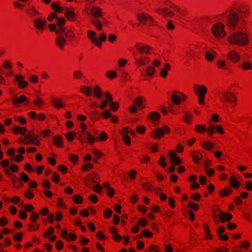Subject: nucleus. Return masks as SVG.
<instances>
[{
    "label": "nucleus",
    "instance_id": "nucleus-59",
    "mask_svg": "<svg viewBox=\"0 0 252 252\" xmlns=\"http://www.w3.org/2000/svg\"><path fill=\"white\" fill-rule=\"evenodd\" d=\"M23 235L22 232L16 233L13 235V238L15 241L20 242L22 240Z\"/></svg>",
    "mask_w": 252,
    "mask_h": 252
},
{
    "label": "nucleus",
    "instance_id": "nucleus-31",
    "mask_svg": "<svg viewBox=\"0 0 252 252\" xmlns=\"http://www.w3.org/2000/svg\"><path fill=\"white\" fill-rule=\"evenodd\" d=\"M94 97L96 98H100L102 96V91L98 86H95L92 89Z\"/></svg>",
    "mask_w": 252,
    "mask_h": 252
},
{
    "label": "nucleus",
    "instance_id": "nucleus-13",
    "mask_svg": "<svg viewBox=\"0 0 252 252\" xmlns=\"http://www.w3.org/2000/svg\"><path fill=\"white\" fill-rule=\"evenodd\" d=\"M33 24L35 29L40 32H43L47 28V21L45 18H37L33 21Z\"/></svg>",
    "mask_w": 252,
    "mask_h": 252
},
{
    "label": "nucleus",
    "instance_id": "nucleus-62",
    "mask_svg": "<svg viewBox=\"0 0 252 252\" xmlns=\"http://www.w3.org/2000/svg\"><path fill=\"white\" fill-rule=\"evenodd\" d=\"M101 115L103 118L107 119L112 116V113L108 109H105L102 112Z\"/></svg>",
    "mask_w": 252,
    "mask_h": 252
},
{
    "label": "nucleus",
    "instance_id": "nucleus-22",
    "mask_svg": "<svg viewBox=\"0 0 252 252\" xmlns=\"http://www.w3.org/2000/svg\"><path fill=\"white\" fill-rule=\"evenodd\" d=\"M5 173L10 176V178L13 183L14 186L16 189H20L22 187L21 182L20 180L14 175H9V171L7 170H4Z\"/></svg>",
    "mask_w": 252,
    "mask_h": 252
},
{
    "label": "nucleus",
    "instance_id": "nucleus-3",
    "mask_svg": "<svg viewBox=\"0 0 252 252\" xmlns=\"http://www.w3.org/2000/svg\"><path fill=\"white\" fill-rule=\"evenodd\" d=\"M85 12L88 14H91L95 19L92 20V23L99 31L102 30V25L107 24L108 21L104 18H101L103 16L102 9L96 6L91 7H87L85 9Z\"/></svg>",
    "mask_w": 252,
    "mask_h": 252
},
{
    "label": "nucleus",
    "instance_id": "nucleus-61",
    "mask_svg": "<svg viewBox=\"0 0 252 252\" xmlns=\"http://www.w3.org/2000/svg\"><path fill=\"white\" fill-rule=\"evenodd\" d=\"M39 218V215L36 212H32L30 215V220L32 222H36Z\"/></svg>",
    "mask_w": 252,
    "mask_h": 252
},
{
    "label": "nucleus",
    "instance_id": "nucleus-37",
    "mask_svg": "<svg viewBox=\"0 0 252 252\" xmlns=\"http://www.w3.org/2000/svg\"><path fill=\"white\" fill-rule=\"evenodd\" d=\"M142 189L147 192H151L154 189V186L150 183H143L141 185Z\"/></svg>",
    "mask_w": 252,
    "mask_h": 252
},
{
    "label": "nucleus",
    "instance_id": "nucleus-26",
    "mask_svg": "<svg viewBox=\"0 0 252 252\" xmlns=\"http://www.w3.org/2000/svg\"><path fill=\"white\" fill-rule=\"evenodd\" d=\"M52 104L54 107L57 109L63 108L65 106V104L63 100L56 97H54L52 99Z\"/></svg>",
    "mask_w": 252,
    "mask_h": 252
},
{
    "label": "nucleus",
    "instance_id": "nucleus-63",
    "mask_svg": "<svg viewBox=\"0 0 252 252\" xmlns=\"http://www.w3.org/2000/svg\"><path fill=\"white\" fill-rule=\"evenodd\" d=\"M112 215V211L110 208L106 209L103 212V216L106 219H109Z\"/></svg>",
    "mask_w": 252,
    "mask_h": 252
},
{
    "label": "nucleus",
    "instance_id": "nucleus-45",
    "mask_svg": "<svg viewBox=\"0 0 252 252\" xmlns=\"http://www.w3.org/2000/svg\"><path fill=\"white\" fill-rule=\"evenodd\" d=\"M88 177L93 183H96L99 180L98 175L95 172L90 174Z\"/></svg>",
    "mask_w": 252,
    "mask_h": 252
},
{
    "label": "nucleus",
    "instance_id": "nucleus-15",
    "mask_svg": "<svg viewBox=\"0 0 252 252\" xmlns=\"http://www.w3.org/2000/svg\"><path fill=\"white\" fill-rule=\"evenodd\" d=\"M239 19L238 13L236 11H231L228 15L227 20L230 27L235 28L239 21Z\"/></svg>",
    "mask_w": 252,
    "mask_h": 252
},
{
    "label": "nucleus",
    "instance_id": "nucleus-20",
    "mask_svg": "<svg viewBox=\"0 0 252 252\" xmlns=\"http://www.w3.org/2000/svg\"><path fill=\"white\" fill-rule=\"evenodd\" d=\"M168 155L170 157V162L171 163L175 165H179L182 163L181 158L177 155L174 150L169 151Z\"/></svg>",
    "mask_w": 252,
    "mask_h": 252
},
{
    "label": "nucleus",
    "instance_id": "nucleus-43",
    "mask_svg": "<svg viewBox=\"0 0 252 252\" xmlns=\"http://www.w3.org/2000/svg\"><path fill=\"white\" fill-rule=\"evenodd\" d=\"M243 4L239 3L238 2H235L231 4L230 9L232 11H237L239 13Z\"/></svg>",
    "mask_w": 252,
    "mask_h": 252
},
{
    "label": "nucleus",
    "instance_id": "nucleus-9",
    "mask_svg": "<svg viewBox=\"0 0 252 252\" xmlns=\"http://www.w3.org/2000/svg\"><path fill=\"white\" fill-rule=\"evenodd\" d=\"M171 129L166 125L163 126L161 127H159L154 129L150 134L151 137L154 139H158L163 136L166 134L170 133Z\"/></svg>",
    "mask_w": 252,
    "mask_h": 252
},
{
    "label": "nucleus",
    "instance_id": "nucleus-46",
    "mask_svg": "<svg viewBox=\"0 0 252 252\" xmlns=\"http://www.w3.org/2000/svg\"><path fill=\"white\" fill-rule=\"evenodd\" d=\"M106 76L110 79H113L117 77V74L115 71L109 70L106 72Z\"/></svg>",
    "mask_w": 252,
    "mask_h": 252
},
{
    "label": "nucleus",
    "instance_id": "nucleus-8",
    "mask_svg": "<svg viewBox=\"0 0 252 252\" xmlns=\"http://www.w3.org/2000/svg\"><path fill=\"white\" fill-rule=\"evenodd\" d=\"M18 142L24 145H34L39 146L41 142L39 140L38 136L34 134L29 133L18 140Z\"/></svg>",
    "mask_w": 252,
    "mask_h": 252
},
{
    "label": "nucleus",
    "instance_id": "nucleus-42",
    "mask_svg": "<svg viewBox=\"0 0 252 252\" xmlns=\"http://www.w3.org/2000/svg\"><path fill=\"white\" fill-rule=\"evenodd\" d=\"M39 227L40 225L36 222H32L28 225V230L30 231H36L38 230Z\"/></svg>",
    "mask_w": 252,
    "mask_h": 252
},
{
    "label": "nucleus",
    "instance_id": "nucleus-23",
    "mask_svg": "<svg viewBox=\"0 0 252 252\" xmlns=\"http://www.w3.org/2000/svg\"><path fill=\"white\" fill-rule=\"evenodd\" d=\"M135 47L138 52L141 54H147L151 50V47L147 45H140L139 44H137Z\"/></svg>",
    "mask_w": 252,
    "mask_h": 252
},
{
    "label": "nucleus",
    "instance_id": "nucleus-25",
    "mask_svg": "<svg viewBox=\"0 0 252 252\" xmlns=\"http://www.w3.org/2000/svg\"><path fill=\"white\" fill-rule=\"evenodd\" d=\"M54 144L58 148L63 147V138L60 135H56L53 139Z\"/></svg>",
    "mask_w": 252,
    "mask_h": 252
},
{
    "label": "nucleus",
    "instance_id": "nucleus-36",
    "mask_svg": "<svg viewBox=\"0 0 252 252\" xmlns=\"http://www.w3.org/2000/svg\"><path fill=\"white\" fill-rule=\"evenodd\" d=\"M229 184L231 187L234 189H237L240 186V183L234 176L230 177Z\"/></svg>",
    "mask_w": 252,
    "mask_h": 252
},
{
    "label": "nucleus",
    "instance_id": "nucleus-40",
    "mask_svg": "<svg viewBox=\"0 0 252 252\" xmlns=\"http://www.w3.org/2000/svg\"><path fill=\"white\" fill-rule=\"evenodd\" d=\"M214 146V144L209 141L204 142L202 144V148L205 150H211L213 148Z\"/></svg>",
    "mask_w": 252,
    "mask_h": 252
},
{
    "label": "nucleus",
    "instance_id": "nucleus-6",
    "mask_svg": "<svg viewBox=\"0 0 252 252\" xmlns=\"http://www.w3.org/2000/svg\"><path fill=\"white\" fill-rule=\"evenodd\" d=\"M193 90L194 94L198 98V103L200 105H204L205 95L207 93V87L201 84H194L193 86Z\"/></svg>",
    "mask_w": 252,
    "mask_h": 252
},
{
    "label": "nucleus",
    "instance_id": "nucleus-55",
    "mask_svg": "<svg viewBox=\"0 0 252 252\" xmlns=\"http://www.w3.org/2000/svg\"><path fill=\"white\" fill-rule=\"evenodd\" d=\"M2 67L8 70H11L12 68V63L10 61L6 60L3 62Z\"/></svg>",
    "mask_w": 252,
    "mask_h": 252
},
{
    "label": "nucleus",
    "instance_id": "nucleus-12",
    "mask_svg": "<svg viewBox=\"0 0 252 252\" xmlns=\"http://www.w3.org/2000/svg\"><path fill=\"white\" fill-rule=\"evenodd\" d=\"M138 21L143 24H147L150 26L156 25V22L153 17L146 13H140L138 16Z\"/></svg>",
    "mask_w": 252,
    "mask_h": 252
},
{
    "label": "nucleus",
    "instance_id": "nucleus-41",
    "mask_svg": "<svg viewBox=\"0 0 252 252\" xmlns=\"http://www.w3.org/2000/svg\"><path fill=\"white\" fill-rule=\"evenodd\" d=\"M241 67L243 70H247L248 69H252V62L249 61H244L241 64Z\"/></svg>",
    "mask_w": 252,
    "mask_h": 252
},
{
    "label": "nucleus",
    "instance_id": "nucleus-5",
    "mask_svg": "<svg viewBox=\"0 0 252 252\" xmlns=\"http://www.w3.org/2000/svg\"><path fill=\"white\" fill-rule=\"evenodd\" d=\"M213 36L218 40H221L226 36L224 24L220 22L214 24L211 29Z\"/></svg>",
    "mask_w": 252,
    "mask_h": 252
},
{
    "label": "nucleus",
    "instance_id": "nucleus-54",
    "mask_svg": "<svg viewBox=\"0 0 252 252\" xmlns=\"http://www.w3.org/2000/svg\"><path fill=\"white\" fill-rule=\"evenodd\" d=\"M33 104L37 107L40 108L44 105V102L41 98H37L34 101Z\"/></svg>",
    "mask_w": 252,
    "mask_h": 252
},
{
    "label": "nucleus",
    "instance_id": "nucleus-51",
    "mask_svg": "<svg viewBox=\"0 0 252 252\" xmlns=\"http://www.w3.org/2000/svg\"><path fill=\"white\" fill-rule=\"evenodd\" d=\"M128 63L127 59L124 58H120L117 61L118 65L119 67H123L125 66Z\"/></svg>",
    "mask_w": 252,
    "mask_h": 252
},
{
    "label": "nucleus",
    "instance_id": "nucleus-27",
    "mask_svg": "<svg viewBox=\"0 0 252 252\" xmlns=\"http://www.w3.org/2000/svg\"><path fill=\"white\" fill-rule=\"evenodd\" d=\"M238 14H239L241 17L246 18L248 17L250 14V8L246 5L243 4Z\"/></svg>",
    "mask_w": 252,
    "mask_h": 252
},
{
    "label": "nucleus",
    "instance_id": "nucleus-50",
    "mask_svg": "<svg viewBox=\"0 0 252 252\" xmlns=\"http://www.w3.org/2000/svg\"><path fill=\"white\" fill-rule=\"evenodd\" d=\"M94 168V165L90 163L83 164L81 167L82 171H89Z\"/></svg>",
    "mask_w": 252,
    "mask_h": 252
},
{
    "label": "nucleus",
    "instance_id": "nucleus-49",
    "mask_svg": "<svg viewBox=\"0 0 252 252\" xmlns=\"http://www.w3.org/2000/svg\"><path fill=\"white\" fill-rule=\"evenodd\" d=\"M72 200L75 203L80 204L83 201V197L79 194H75L72 197Z\"/></svg>",
    "mask_w": 252,
    "mask_h": 252
},
{
    "label": "nucleus",
    "instance_id": "nucleus-58",
    "mask_svg": "<svg viewBox=\"0 0 252 252\" xmlns=\"http://www.w3.org/2000/svg\"><path fill=\"white\" fill-rule=\"evenodd\" d=\"M146 75L149 77L153 75L155 72V69L154 67L150 66L146 68Z\"/></svg>",
    "mask_w": 252,
    "mask_h": 252
},
{
    "label": "nucleus",
    "instance_id": "nucleus-1",
    "mask_svg": "<svg viewBox=\"0 0 252 252\" xmlns=\"http://www.w3.org/2000/svg\"><path fill=\"white\" fill-rule=\"evenodd\" d=\"M66 20L60 18L57 21V36L55 39L56 46L61 51L64 50L68 43L72 41L75 38V32L71 30H65L63 26Z\"/></svg>",
    "mask_w": 252,
    "mask_h": 252
},
{
    "label": "nucleus",
    "instance_id": "nucleus-14",
    "mask_svg": "<svg viewBox=\"0 0 252 252\" xmlns=\"http://www.w3.org/2000/svg\"><path fill=\"white\" fill-rule=\"evenodd\" d=\"M227 59L232 63H237L241 60L240 54L235 50H230L226 55Z\"/></svg>",
    "mask_w": 252,
    "mask_h": 252
},
{
    "label": "nucleus",
    "instance_id": "nucleus-47",
    "mask_svg": "<svg viewBox=\"0 0 252 252\" xmlns=\"http://www.w3.org/2000/svg\"><path fill=\"white\" fill-rule=\"evenodd\" d=\"M52 133V131L50 129H46L42 130L40 132V135L43 138H46L49 137Z\"/></svg>",
    "mask_w": 252,
    "mask_h": 252
},
{
    "label": "nucleus",
    "instance_id": "nucleus-57",
    "mask_svg": "<svg viewBox=\"0 0 252 252\" xmlns=\"http://www.w3.org/2000/svg\"><path fill=\"white\" fill-rule=\"evenodd\" d=\"M110 109L113 111H117L119 108V104L116 102H111L109 106Z\"/></svg>",
    "mask_w": 252,
    "mask_h": 252
},
{
    "label": "nucleus",
    "instance_id": "nucleus-56",
    "mask_svg": "<svg viewBox=\"0 0 252 252\" xmlns=\"http://www.w3.org/2000/svg\"><path fill=\"white\" fill-rule=\"evenodd\" d=\"M194 130L198 133H203L206 131V127L201 125H197L195 126Z\"/></svg>",
    "mask_w": 252,
    "mask_h": 252
},
{
    "label": "nucleus",
    "instance_id": "nucleus-32",
    "mask_svg": "<svg viewBox=\"0 0 252 252\" xmlns=\"http://www.w3.org/2000/svg\"><path fill=\"white\" fill-rule=\"evenodd\" d=\"M65 17L70 21H74L77 18V16L75 13L69 10H67L65 12Z\"/></svg>",
    "mask_w": 252,
    "mask_h": 252
},
{
    "label": "nucleus",
    "instance_id": "nucleus-33",
    "mask_svg": "<svg viewBox=\"0 0 252 252\" xmlns=\"http://www.w3.org/2000/svg\"><path fill=\"white\" fill-rule=\"evenodd\" d=\"M27 100V98L26 95L22 94L19 97L14 98L12 100V103L14 105H18L19 104L24 103Z\"/></svg>",
    "mask_w": 252,
    "mask_h": 252
},
{
    "label": "nucleus",
    "instance_id": "nucleus-44",
    "mask_svg": "<svg viewBox=\"0 0 252 252\" xmlns=\"http://www.w3.org/2000/svg\"><path fill=\"white\" fill-rule=\"evenodd\" d=\"M108 139V135L104 131H102L100 132V134L97 138V141L100 142H104L107 140Z\"/></svg>",
    "mask_w": 252,
    "mask_h": 252
},
{
    "label": "nucleus",
    "instance_id": "nucleus-2",
    "mask_svg": "<svg viewBox=\"0 0 252 252\" xmlns=\"http://www.w3.org/2000/svg\"><path fill=\"white\" fill-rule=\"evenodd\" d=\"M226 41L231 46L246 47L250 43L249 33L243 31H236L229 34Z\"/></svg>",
    "mask_w": 252,
    "mask_h": 252
},
{
    "label": "nucleus",
    "instance_id": "nucleus-28",
    "mask_svg": "<svg viewBox=\"0 0 252 252\" xmlns=\"http://www.w3.org/2000/svg\"><path fill=\"white\" fill-rule=\"evenodd\" d=\"M79 90L87 97H89L92 94V89L90 87L82 85L80 87Z\"/></svg>",
    "mask_w": 252,
    "mask_h": 252
},
{
    "label": "nucleus",
    "instance_id": "nucleus-10",
    "mask_svg": "<svg viewBox=\"0 0 252 252\" xmlns=\"http://www.w3.org/2000/svg\"><path fill=\"white\" fill-rule=\"evenodd\" d=\"M188 98V96L184 93L175 91L171 96V100L173 104L179 105L182 102L185 101Z\"/></svg>",
    "mask_w": 252,
    "mask_h": 252
},
{
    "label": "nucleus",
    "instance_id": "nucleus-19",
    "mask_svg": "<svg viewBox=\"0 0 252 252\" xmlns=\"http://www.w3.org/2000/svg\"><path fill=\"white\" fill-rule=\"evenodd\" d=\"M86 135V138L85 136H83L82 135H80V136L82 137L80 140L81 143L87 142L90 145H92L94 142L97 141V138L92 135L90 132H87Z\"/></svg>",
    "mask_w": 252,
    "mask_h": 252
},
{
    "label": "nucleus",
    "instance_id": "nucleus-24",
    "mask_svg": "<svg viewBox=\"0 0 252 252\" xmlns=\"http://www.w3.org/2000/svg\"><path fill=\"white\" fill-rule=\"evenodd\" d=\"M232 219V215L230 213H227L222 211L220 218L219 222L224 223L225 222H228Z\"/></svg>",
    "mask_w": 252,
    "mask_h": 252
},
{
    "label": "nucleus",
    "instance_id": "nucleus-17",
    "mask_svg": "<svg viewBox=\"0 0 252 252\" xmlns=\"http://www.w3.org/2000/svg\"><path fill=\"white\" fill-rule=\"evenodd\" d=\"M24 76L21 74H15L14 82L17 83L19 88L23 89L28 86V83L24 81Z\"/></svg>",
    "mask_w": 252,
    "mask_h": 252
},
{
    "label": "nucleus",
    "instance_id": "nucleus-18",
    "mask_svg": "<svg viewBox=\"0 0 252 252\" xmlns=\"http://www.w3.org/2000/svg\"><path fill=\"white\" fill-rule=\"evenodd\" d=\"M27 15L30 17H35L41 15V13L33 5H29L25 10Z\"/></svg>",
    "mask_w": 252,
    "mask_h": 252
},
{
    "label": "nucleus",
    "instance_id": "nucleus-35",
    "mask_svg": "<svg viewBox=\"0 0 252 252\" xmlns=\"http://www.w3.org/2000/svg\"><path fill=\"white\" fill-rule=\"evenodd\" d=\"M216 66L218 68L225 70L227 68L226 62L223 60H219L216 62Z\"/></svg>",
    "mask_w": 252,
    "mask_h": 252
},
{
    "label": "nucleus",
    "instance_id": "nucleus-52",
    "mask_svg": "<svg viewBox=\"0 0 252 252\" xmlns=\"http://www.w3.org/2000/svg\"><path fill=\"white\" fill-rule=\"evenodd\" d=\"M54 231L55 230L53 227H49L46 231L43 233V236L44 238H48L50 235L54 233Z\"/></svg>",
    "mask_w": 252,
    "mask_h": 252
},
{
    "label": "nucleus",
    "instance_id": "nucleus-29",
    "mask_svg": "<svg viewBox=\"0 0 252 252\" xmlns=\"http://www.w3.org/2000/svg\"><path fill=\"white\" fill-rule=\"evenodd\" d=\"M191 157L192 158L193 162L197 163L201 160L203 158L202 154L198 151H193L191 153Z\"/></svg>",
    "mask_w": 252,
    "mask_h": 252
},
{
    "label": "nucleus",
    "instance_id": "nucleus-21",
    "mask_svg": "<svg viewBox=\"0 0 252 252\" xmlns=\"http://www.w3.org/2000/svg\"><path fill=\"white\" fill-rule=\"evenodd\" d=\"M61 236L63 238L66 240L67 241H74L77 239V235L74 233H67L66 229H63L62 230Z\"/></svg>",
    "mask_w": 252,
    "mask_h": 252
},
{
    "label": "nucleus",
    "instance_id": "nucleus-48",
    "mask_svg": "<svg viewBox=\"0 0 252 252\" xmlns=\"http://www.w3.org/2000/svg\"><path fill=\"white\" fill-rule=\"evenodd\" d=\"M192 115L187 113L185 114V116L183 118V121L187 124H190L192 120Z\"/></svg>",
    "mask_w": 252,
    "mask_h": 252
},
{
    "label": "nucleus",
    "instance_id": "nucleus-39",
    "mask_svg": "<svg viewBox=\"0 0 252 252\" xmlns=\"http://www.w3.org/2000/svg\"><path fill=\"white\" fill-rule=\"evenodd\" d=\"M141 236H139L138 238H141L142 237H144L147 238H150L152 237L153 234L150 231L149 229H146L142 231L141 233Z\"/></svg>",
    "mask_w": 252,
    "mask_h": 252
},
{
    "label": "nucleus",
    "instance_id": "nucleus-53",
    "mask_svg": "<svg viewBox=\"0 0 252 252\" xmlns=\"http://www.w3.org/2000/svg\"><path fill=\"white\" fill-rule=\"evenodd\" d=\"M143 101H145L146 98L140 96L136 97L134 100L135 104L138 106H142Z\"/></svg>",
    "mask_w": 252,
    "mask_h": 252
},
{
    "label": "nucleus",
    "instance_id": "nucleus-11",
    "mask_svg": "<svg viewBox=\"0 0 252 252\" xmlns=\"http://www.w3.org/2000/svg\"><path fill=\"white\" fill-rule=\"evenodd\" d=\"M134 60L135 64L139 67L145 66L149 64L150 62V58L144 55L135 56L134 57Z\"/></svg>",
    "mask_w": 252,
    "mask_h": 252
},
{
    "label": "nucleus",
    "instance_id": "nucleus-60",
    "mask_svg": "<svg viewBox=\"0 0 252 252\" xmlns=\"http://www.w3.org/2000/svg\"><path fill=\"white\" fill-rule=\"evenodd\" d=\"M92 153L95 157H96V158H99L103 156V154L96 148L93 149Z\"/></svg>",
    "mask_w": 252,
    "mask_h": 252
},
{
    "label": "nucleus",
    "instance_id": "nucleus-4",
    "mask_svg": "<svg viewBox=\"0 0 252 252\" xmlns=\"http://www.w3.org/2000/svg\"><path fill=\"white\" fill-rule=\"evenodd\" d=\"M164 3L166 6L165 7H158L155 9L156 13L160 16L163 17H171L174 15L173 11H178L179 10L176 5L168 0H165Z\"/></svg>",
    "mask_w": 252,
    "mask_h": 252
},
{
    "label": "nucleus",
    "instance_id": "nucleus-38",
    "mask_svg": "<svg viewBox=\"0 0 252 252\" xmlns=\"http://www.w3.org/2000/svg\"><path fill=\"white\" fill-rule=\"evenodd\" d=\"M164 68L161 69L160 71V75L163 78H166L167 76V70H169L170 68V66L168 63L164 64Z\"/></svg>",
    "mask_w": 252,
    "mask_h": 252
},
{
    "label": "nucleus",
    "instance_id": "nucleus-30",
    "mask_svg": "<svg viewBox=\"0 0 252 252\" xmlns=\"http://www.w3.org/2000/svg\"><path fill=\"white\" fill-rule=\"evenodd\" d=\"M232 191L233 190L230 187H227L224 189H220L219 192V194L220 197H224L231 194Z\"/></svg>",
    "mask_w": 252,
    "mask_h": 252
},
{
    "label": "nucleus",
    "instance_id": "nucleus-34",
    "mask_svg": "<svg viewBox=\"0 0 252 252\" xmlns=\"http://www.w3.org/2000/svg\"><path fill=\"white\" fill-rule=\"evenodd\" d=\"M148 119L151 121H158L160 119V114L157 112L153 111L149 114Z\"/></svg>",
    "mask_w": 252,
    "mask_h": 252
},
{
    "label": "nucleus",
    "instance_id": "nucleus-7",
    "mask_svg": "<svg viewBox=\"0 0 252 252\" xmlns=\"http://www.w3.org/2000/svg\"><path fill=\"white\" fill-rule=\"evenodd\" d=\"M220 99L223 102L230 104L232 107H235L238 104L237 97L232 92H223L220 96Z\"/></svg>",
    "mask_w": 252,
    "mask_h": 252
},
{
    "label": "nucleus",
    "instance_id": "nucleus-16",
    "mask_svg": "<svg viewBox=\"0 0 252 252\" xmlns=\"http://www.w3.org/2000/svg\"><path fill=\"white\" fill-rule=\"evenodd\" d=\"M222 212L219 206L215 205L213 206L212 209V216L213 220L216 224L219 223V218Z\"/></svg>",
    "mask_w": 252,
    "mask_h": 252
},
{
    "label": "nucleus",
    "instance_id": "nucleus-64",
    "mask_svg": "<svg viewBox=\"0 0 252 252\" xmlns=\"http://www.w3.org/2000/svg\"><path fill=\"white\" fill-rule=\"evenodd\" d=\"M91 41L97 47L99 48L101 47L102 43L100 42L98 37L95 36L92 39Z\"/></svg>",
    "mask_w": 252,
    "mask_h": 252
}]
</instances>
